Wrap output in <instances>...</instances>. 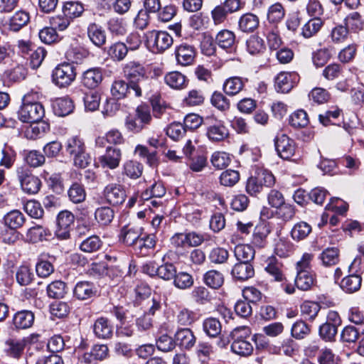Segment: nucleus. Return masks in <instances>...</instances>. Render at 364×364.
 Wrapping results in <instances>:
<instances>
[{
  "instance_id": "obj_43",
  "label": "nucleus",
  "mask_w": 364,
  "mask_h": 364,
  "mask_svg": "<svg viewBox=\"0 0 364 364\" xmlns=\"http://www.w3.org/2000/svg\"><path fill=\"white\" fill-rule=\"evenodd\" d=\"M362 279L357 274H350L343 278L340 284L341 288L347 293H353L360 289Z\"/></svg>"
},
{
  "instance_id": "obj_58",
  "label": "nucleus",
  "mask_w": 364,
  "mask_h": 364,
  "mask_svg": "<svg viewBox=\"0 0 364 364\" xmlns=\"http://www.w3.org/2000/svg\"><path fill=\"white\" fill-rule=\"evenodd\" d=\"M204 282L210 287L218 289L220 287L223 282V275L216 270H210L204 275Z\"/></svg>"
},
{
  "instance_id": "obj_36",
  "label": "nucleus",
  "mask_w": 364,
  "mask_h": 364,
  "mask_svg": "<svg viewBox=\"0 0 364 364\" xmlns=\"http://www.w3.org/2000/svg\"><path fill=\"white\" fill-rule=\"evenodd\" d=\"M349 31L345 25L338 23L330 31L328 38L334 44H341L346 42L349 36Z\"/></svg>"
},
{
  "instance_id": "obj_54",
  "label": "nucleus",
  "mask_w": 364,
  "mask_h": 364,
  "mask_svg": "<svg viewBox=\"0 0 364 364\" xmlns=\"http://www.w3.org/2000/svg\"><path fill=\"white\" fill-rule=\"evenodd\" d=\"M211 105L221 112H226L230 107V102L222 92L215 91L210 97Z\"/></svg>"
},
{
  "instance_id": "obj_4",
  "label": "nucleus",
  "mask_w": 364,
  "mask_h": 364,
  "mask_svg": "<svg viewBox=\"0 0 364 364\" xmlns=\"http://www.w3.org/2000/svg\"><path fill=\"white\" fill-rule=\"evenodd\" d=\"M173 42V38L166 31H151L146 33L147 46L153 53L164 52Z\"/></svg>"
},
{
  "instance_id": "obj_44",
  "label": "nucleus",
  "mask_w": 364,
  "mask_h": 364,
  "mask_svg": "<svg viewBox=\"0 0 364 364\" xmlns=\"http://www.w3.org/2000/svg\"><path fill=\"white\" fill-rule=\"evenodd\" d=\"M323 25L320 18H314L306 23L301 28V35L305 38H309L316 35Z\"/></svg>"
},
{
  "instance_id": "obj_15",
  "label": "nucleus",
  "mask_w": 364,
  "mask_h": 364,
  "mask_svg": "<svg viewBox=\"0 0 364 364\" xmlns=\"http://www.w3.org/2000/svg\"><path fill=\"white\" fill-rule=\"evenodd\" d=\"M122 158L120 149L108 146L105 154L99 157V162L102 168L114 169L119 166Z\"/></svg>"
},
{
  "instance_id": "obj_64",
  "label": "nucleus",
  "mask_w": 364,
  "mask_h": 364,
  "mask_svg": "<svg viewBox=\"0 0 364 364\" xmlns=\"http://www.w3.org/2000/svg\"><path fill=\"white\" fill-rule=\"evenodd\" d=\"M254 176L261 183L263 188H270L275 183L274 175L267 169H257Z\"/></svg>"
},
{
  "instance_id": "obj_7",
  "label": "nucleus",
  "mask_w": 364,
  "mask_h": 364,
  "mask_svg": "<svg viewBox=\"0 0 364 364\" xmlns=\"http://www.w3.org/2000/svg\"><path fill=\"white\" fill-rule=\"evenodd\" d=\"M16 173L21 187L25 193L35 194L39 191L41 181L37 176L33 175L28 168L23 166L18 167Z\"/></svg>"
},
{
  "instance_id": "obj_11",
  "label": "nucleus",
  "mask_w": 364,
  "mask_h": 364,
  "mask_svg": "<svg viewBox=\"0 0 364 364\" xmlns=\"http://www.w3.org/2000/svg\"><path fill=\"white\" fill-rule=\"evenodd\" d=\"M137 299L142 300V306L145 316H154L160 311L161 303L155 298H149L150 289L146 287H137L136 289Z\"/></svg>"
},
{
  "instance_id": "obj_53",
  "label": "nucleus",
  "mask_w": 364,
  "mask_h": 364,
  "mask_svg": "<svg viewBox=\"0 0 364 364\" xmlns=\"http://www.w3.org/2000/svg\"><path fill=\"white\" fill-rule=\"evenodd\" d=\"M239 171L233 169H227L223 171L219 177L220 185L226 187H232L240 181Z\"/></svg>"
},
{
  "instance_id": "obj_61",
  "label": "nucleus",
  "mask_w": 364,
  "mask_h": 364,
  "mask_svg": "<svg viewBox=\"0 0 364 364\" xmlns=\"http://www.w3.org/2000/svg\"><path fill=\"white\" fill-rule=\"evenodd\" d=\"M285 15V10L282 4L275 3L270 6L267 12V19L271 23L281 21Z\"/></svg>"
},
{
  "instance_id": "obj_48",
  "label": "nucleus",
  "mask_w": 364,
  "mask_h": 364,
  "mask_svg": "<svg viewBox=\"0 0 364 364\" xmlns=\"http://www.w3.org/2000/svg\"><path fill=\"white\" fill-rule=\"evenodd\" d=\"M36 271L38 277L46 278L54 272V267L50 261L46 259V255H41L36 264Z\"/></svg>"
},
{
  "instance_id": "obj_8",
  "label": "nucleus",
  "mask_w": 364,
  "mask_h": 364,
  "mask_svg": "<svg viewBox=\"0 0 364 364\" xmlns=\"http://www.w3.org/2000/svg\"><path fill=\"white\" fill-rule=\"evenodd\" d=\"M144 228L135 223H129L123 225L119 234V241L127 247L134 250L140 237L143 235Z\"/></svg>"
},
{
  "instance_id": "obj_39",
  "label": "nucleus",
  "mask_w": 364,
  "mask_h": 364,
  "mask_svg": "<svg viewBox=\"0 0 364 364\" xmlns=\"http://www.w3.org/2000/svg\"><path fill=\"white\" fill-rule=\"evenodd\" d=\"M64 146L66 153L72 158L86 148L84 141L77 136L68 139Z\"/></svg>"
},
{
  "instance_id": "obj_21",
  "label": "nucleus",
  "mask_w": 364,
  "mask_h": 364,
  "mask_svg": "<svg viewBox=\"0 0 364 364\" xmlns=\"http://www.w3.org/2000/svg\"><path fill=\"white\" fill-rule=\"evenodd\" d=\"M156 244V236L153 234L142 235L135 248L134 251L141 256H146L153 250Z\"/></svg>"
},
{
  "instance_id": "obj_38",
  "label": "nucleus",
  "mask_w": 364,
  "mask_h": 364,
  "mask_svg": "<svg viewBox=\"0 0 364 364\" xmlns=\"http://www.w3.org/2000/svg\"><path fill=\"white\" fill-rule=\"evenodd\" d=\"M50 236H51L50 231L41 225L31 227L26 233L28 240L33 243L46 240Z\"/></svg>"
},
{
  "instance_id": "obj_31",
  "label": "nucleus",
  "mask_w": 364,
  "mask_h": 364,
  "mask_svg": "<svg viewBox=\"0 0 364 364\" xmlns=\"http://www.w3.org/2000/svg\"><path fill=\"white\" fill-rule=\"evenodd\" d=\"M259 18L251 13L243 14L239 19L238 26L245 33L253 32L259 26Z\"/></svg>"
},
{
  "instance_id": "obj_30",
  "label": "nucleus",
  "mask_w": 364,
  "mask_h": 364,
  "mask_svg": "<svg viewBox=\"0 0 364 364\" xmlns=\"http://www.w3.org/2000/svg\"><path fill=\"white\" fill-rule=\"evenodd\" d=\"M316 282L315 275L309 271H300L297 272L295 279V285L302 291L309 290Z\"/></svg>"
},
{
  "instance_id": "obj_57",
  "label": "nucleus",
  "mask_w": 364,
  "mask_h": 364,
  "mask_svg": "<svg viewBox=\"0 0 364 364\" xmlns=\"http://www.w3.org/2000/svg\"><path fill=\"white\" fill-rule=\"evenodd\" d=\"M143 172V165L136 161L130 160L124 164V173L131 178H139Z\"/></svg>"
},
{
  "instance_id": "obj_17",
  "label": "nucleus",
  "mask_w": 364,
  "mask_h": 364,
  "mask_svg": "<svg viewBox=\"0 0 364 364\" xmlns=\"http://www.w3.org/2000/svg\"><path fill=\"white\" fill-rule=\"evenodd\" d=\"M25 340L13 338L6 339L3 345L4 353L10 357L18 358L23 354L25 348Z\"/></svg>"
},
{
  "instance_id": "obj_37",
  "label": "nucleus",
  "mask_w": 364,
  "mask_h": 364,
  "mask_svg": "<svg viewBox=\"0 0 364 364\" xmlns=\"http://www.w3.org/2000/svg\"><path fill=\"white\" fill-rule=\"evenodd\" d=\"M265 271L274 279V281L279 282H287L286 277L284 274L283 265L282 263L271 259L265 267Z\"/></svg>"
},
{
  "instance_id": "obj_35",
  "label": "nucleus",
  "mask_w": 364,
  "mask_h": 364,
  "mask_svg": "<svg viewBox=\"0 0 364 364\" xmlns=\"http://www.w3.org/2000/svg\"><path fill=\"white\" fill-rule=\"evenodd\" d=\"M25 221V216L18 210L10 211L4 217L5 225L12 230L21 228Z\"/></svg>"
},
{
  "instance_id": "obj_2",
  "label": "nucleus",
  "mask_w": 364,
  "mask_h": 364,
  "mask_svg": "<svg viewBox=\"0 0 364 364\" xmlns=\"http://www.w3.org/2000/svg\"><path fill=\"white\" fill-rule=\"evenodd\" d=\"M31 98V94L23 97L22 105L18 111V119L23 122L38 123L45 115V109L41 103L33 102Z\"/></svg>"
},
{
  "instance_id": "obj_56",
  "label": "nucleus",
  "mask_w": 364,
  "mask_h": 364,
  "mask_svg": "<svg viewBox=\"0 0 364 364\" xmlns=\"http://www.w3.org/2000/svg\"><path fill=\"white\" fill-rule=\"evenodd\" d=\"M357 44H348L339 51L338 54V59L342 63H350L355 59L357 55Z\"/></svg>"
},
{
  "instance_id": "obj_18",
  "label": "nucleus",
  "mask_w": 364,
  "mask_h": 364,
  "mask_svg": "<svg viewBox=\"0 0 364 364\" xmlns=\"http://www.w3.org/2000/svg\"><path fill=\"white\" fill-rule=\"evenodd\" d=\"M120 273L121 272L118 269L114 267H107L104 262H92L87 269V274L94 277H101L105 275L119 276Z\"/></svg>"
},
{
  "instance_id": "obj_29",
  "label": "nucleus",
  "mask_w": 364,
  "mask_h": 364,
  "mask_svg": "<svg viewBox=\"0 0 364 364\" xmlns=\"http://www.w3.org/2000/svg\"><path fill=\"white\" fill-rule=\"evenodd\" d=\"M111 92L116 99H122L127 96H134V90L131 87L129 82L116 80L113 82Z\"/></svg>"
},
{
  "instance_id": "obj_26",
  "label": "nucleus",
  "mask_w": 364,
  "mask_h": 364,
  "mask_svg": "<svg viewBox=\"0 0 364 364\" xmlns=\"http://www.w3.org/2000/svg\"><path fill=\"white\" fill-rule=\"evenodd\" d=\"M321 264L328 267L337 264L340 260V252L337 247H327L318 256Z\"/></svg>"
},
{
  "instance_id": "obj_49",
  "label": "nucleus",
  "mask_w": 364,
  "mask_h": 364,
  "mask_svg": "<svg viewBox=\"0 0 364 364\" xmlns=\"http://www.w3.org/2000/svg\"><path fill=\"white\" fill-rule=\"evenodd\" d=\"M102 245L100 238L97 235H92L83 240L79 248L81 251L87 253H92L99 250Z\"/></svg>"
},
{
  "instance_id": "obj_46",
  "label": "nucleus",
  "mask_w": 364,
  "mask_h": 364,
  "mask_svg": "<svg viewBox=\"0 0 364 364\" xmlns=\"http://www.w3.org/2000/svg\"><path fill=\"white\" fill-rule=\"evenodd\" d=\"M114 216V210L109 207H100L96 209L95 218L101 226L109 225Z\"/></svg>"
},
{
  "instance_id": "obj_10",
  "label": "nucleus",
  "mask_w": 364,
  "mask_h": 364,
  "mask_svg": "<svg viewBox=\"0 0 364 364\" xmlns=\"http://www.w3.org/2000/svg\"><path fill=\"white\" fill-rule=\"evenodd\" d=\"M57 227L55 235L59 240H67L70 237V231L75 222V215L69 210L60 211L57 215Z\"/></svg>"
},
{
  "instance_id": "obj_40",
  "label": "nucleus",
  "mask_w": 364,
  "mask_h": 364,
  "mask_svg": "<svg viewBox=\"0 0 364 364\" xmlns=\"http://www.w3.org/2000/svg\"><path fill=\"white\" fill-rule=\"evenodd\" d=\"M246 48L247 52L252 55H260L266 50L264 40L256 36H251L246 41Z\"/></svg>"
},
{
  "instance_id": "obj_63",
  "label": "nucleus",
  "mask_w": 364,
  "mask_h": 364,
  "mask_svg": "<svg viewBox=\"0 0 364 364\" xmlns=\"http://www.w3.org/2000/svg\"><path fill=\"white\" fill-rule=\"evenodd\" d=\"M289 122L294 128H302L308 125L309 118L305 111L297 110L290 115Z\"/></svg>"
},
{
  "instance_id": "obj_59",
  "label": "nucleus",
  "mask_w": 364,
  "mask_h": 364,
  "mask_svg": "<svg viewBox=\"0 0 364 364\" xmlns=\"http://www.w3.org/2000/svg\"><path fill=\"white\" fill-rule=\"evenodd\" d=\"M230 161L231 159L229 154L224 151H215L210 158L212 165L218 169L226 168Z\"/></svg>"
},
{
  "instance_id": "obj_22",
  "label": "nucleus",
  "mask_w": 364,
  "mask_h": 364,
  "mask_svg": "<svg viewBox=\"0 0 364 364\" xmlns=\"http://www.w3.org/2000/svg\"><path fill=\"white\" fill-rule=\"evenodd\" d=\"M271 230L269 225L261 224L255 227L253 237L252 244L258 248H264L268 244L267 237Z\"/></svg>"
},
{
  "instance_id": "obj_14",
  "label": "nucleus",
  "mask_w": 364,
  "mask_h": 364,
  "mask_svg": "<svg viewBox=\"0 0 364 364\" xmlns=\"http://www.w3.org/2000/svg\"><path fill=\"white\" fill-rule=\"evenodd\" d=\"M175 56L178 64L182 66L191 65L196 57V49L191 45L181 43L176 47Z\"/></svg>"
},
{
  "instance_id": "obj_12",
  "label": "nucleus",
  "mask_w": 364,
  "mask_h": 364,
  "mask_svg": "<svg viewBox=\"0 0 364 364\" xmlns=\"http://www.w3.org/2000/svg\"><path fill=\"white\" fill-rule=\"evenodd\" d=\"M275 148L282 159L289 160L295 154L296 143L287 135L281 134L277 135L275 139Z\"/></svg>"
},
{
  "instance_id": "obj_42",
  "label": "nucleus",
  "mask_w": 364,
  "mask_h": 364,
  "mask_svg": "<svg viewBox=\"0 0 364 364\" xmlns=\"http://www.w3.org/2000/svg\"><path fill=\"white\" fill-rule=\"evenodd\" d=\"M234 254L239 262L250 263L255 257V251L251 245H238L235 247Z\"/></svg>"
},
{
  "instance_id": "obj_16",
  "label": "nucleus",
  "mask_w": 364,
  "mask_h": 364,
  "mask_svg": "<svg viewBox=\"0 0 364 364\" xmlns=\"http://www.w3.org/2000/svg\"><path fill=\"white\" fill-rule=\"evenodd\" d=\"M104 197L107 203L112 205H118L125 200L126 194L120 185L109 184L104 190Z\"/></svg>"
},
{
  "instance_id": "obj_3",
  "label": "nucleus",
  "mask_w": 364,
  "mask_h": 364,
  "mask_svg": "<svg viewBox=\"0 0 364 364\" xmlns=\"http://www.w3.org/2000/svg\"><path fill=\"white\" fill-rule=\"evenodd\" d=\"M251 334L250 329L246 326L235 328L231 333L233 341L231 350L235 354L241 356H249L253 351L252 343L246 340Z\"/></svg>"
},
{
  "instance_id": "obj_34",
  "label": "nucleus",
  "mask_w": 364,
  "mask_h": 364,
  "mask_svg": "<svg viewBox=\"0 0 364 364\" xmlns=\"http://www.w3.org/2000/svg\"><path fill=\"white\" fill-rule=\"evenodd\" d=\"M164 81L168 87L175 90H181L186 86V76L178 71L167 73L164 77Z\"/></svg>"
},
{
  "instance_id": "obj_13",
  "label": "nucleus",
  "mask_w": 364,
  "mask_h": 364,
  "mask_svg": "<svg viewBox=\"0 0 364 364\" xmlns=\"http://www.w3.org/2000/svg\"><path fill=\"white\" fill-rule=\"evenodd\" d=\"M299 80V76L297 73L282 72L275 78V89L278 92L287 93Z\"/></svg>"
},
{
  "instance_id": "obj_28",
  "label": "nucleus",
  "mask_w": 364,
  "mask_h": 364,
  "mask_svg": "<svg viewBox=\"0 0 364 364\" xmlns=\"http://www.w3.org/2000/svg\"><path fill=\"white\" fill-rule=\"evenodd\" d=\"M74 295L79 300L92 298L96 292L94 284L89 282H79L74 289Z\"/></svg>"
},
{
  "instance_id": "obj_1",
  "label": "nucleus",
  "mask_w": 364,
  "mask_h": 364,
  "mask_svg": "<svg viewBox=\"0 0 364 364\" xmlns=\"http://www.w3.org/2000/svg\"><path fill=\"white\" fill-rule=\"evenodd\" d=\"M126 79L131 83L134 97L142 96L143 92L151 90V79L147 76L145 68L139 62L129 61L123 66Z\"/></svg>"
},
{
  "instance_id": "obj_60",
  "label": "nucleus",
  "mask_w": 364,
  "mask_h": 364,
  "mask_svg": "<svg viewBox=\"0 0 364 364\" xmlns=\"http://www.w3.org/2000/svg\"><path fill=\"white\" fill-rule=\"evenodd\" d=\"M68 197L74 203L83 202L86 198V193L83 186L77 183H73L69 188Z\"/></svg>"
},
{
  "instance_id": "obj_27",
  "label": "nucleus",
  "mask_w": 364,
  "mask_h": 364,
  "mask_svg": "<svg viewBox=\"0 0 364 364\" xmlns=\"http://www.w3.org/2000/svg\"><path fill=\"white\" fill-rule=\"evenodd\" d=\"M176 342L181 348L189 350L196 343V337L189 328H181L175 334Z\"/></svg>"
},
{
  "instance_id": "obj_50",
  "label": "nucleus",
  "mask_w": 364,
  "mask_h": 364,
  "mask_svg": "<svg viewBox=\"0 0 364 364\" xmlns=\"http://www.w3.org/2000/svg\"><path fill=\"white\" fill-rule=\"evenodd\" d=\"M94 332L99 338H109L112 335L113 327L109 323L108 320H96Z\"/></svg>"
},
{
  "instance_id": "obj_24",
  "label": "nucleus",
  "mask_w": 364,
  "mask_h": 364,
  "mask_svg": "<svg viewBox=\"0 0 364 364\" xmlns=\"http://www.w3.org/2000/svg\"><path fill=\"white\" fill-rule=\"evenodd\" d=\"M343 23L348 31L358 33L364 28V20L360 13L353 11L348 14L343 19Z\"/></svg>"
},
{
  "instance_id": "obj_19",
  "label": "nucleus",
  "mask_w": 364,
  "mask_h": 364,
  "mask_svg": "<svg viewBox=\"0 0 364 364\" xmlns=\"http://www.w3.org/2000/svg\"><path fill=\"white\" fill-rule=\"evenodd\" d=\"M247 79L235 76L225 80L223 85V92L228 96H235L240 93L244 88Z\"/></svg>"
},
{
  "instance_id": "obj_23",
  "label": "nucleus",
  "mask_w": 364,
  "mask_h": 364,
  "mask_svg": "<svg viewBox=\"0 0 364 364\" xmlns=\"http://www.w3.org/2000/svg\"><path fill=\"white\" fill-rule=\"evenodd\" d=\"M255 274L252 265L249 262H238L234 265L232 269L233 277L240 281H245Z\"/></svg>"
},
{
  "instance_id": "obj_20",
  "label": "nucleus",
  "mask_w": 364,
  "mask_h": 364,
  "mask_svg": "<svg viewBox=\"0 0 364 364\" xmlns=\"http://www.w3.org/2000/svg\"><path fill=\"white\" fill-rule=\"evenodd\" d=\"M87 36L90 41L97 47H101L106 43L105 31L100 25L95 23L88 25Z\"/></svg>"
},
{
  "instance_id": "obj_62",
  "label": "nucleus",
  "mask_w": 364,
  "mask_h": 364,
  "mask_svg": "<svg viewBox=\"0 0 364 364\" xmlns=\"http://www.w3.org/2000/svg\"><path fill=\"white\" fill-rule=\"evenodd\" d=\"M160 333L161 335L158 337L156 341L157 348L163 352H169L173 350L176 346V342L167 333H162V328Z\"/></svg>"
},
{
  "instance_id": "obj_25",
  "label": "nucleus",
  "mask_w": 364,
  "mask_h": 364,
  "mask_svg": "<svg viewBox=\"0 0 364 364\" xmlns=\"http://www.w3.org/2000/svg\"><path fill=\"white\" fill-rule=\"evenodd\" d=\"M102 80V75L99 68H91L84 72L82 83L89 89H95Z\"/></svg>"
},
{
  "instance_id": "obj_33",
  "label": "nucleus",
  "mask_w": 364,
  "mask_h": 364,
  "mask_svg": "<svg viewBox=\"0 0 364 364\" xmlns=\"http://www.w3.org/2000/svg\"><path fill=\"white\" fill-rule=\"evenodd\" d=\"M30 16L28 13L24 11H16L9 19V30L17 32L29 22Z\"/></svg>"
},
{
  "instance_id": "obj_9",
  "label": "nucleus",
  "mask_w": 364,
  "mask_h": 364,
  "mask_svg": "<svg viewBox=\"0 0 364 364\" xmlns=\"http://www.w3.org/2000/svg\"><path fill=\"white\" fill-rule=\"evenodd\" d=\"M205 124L206 136L210 141L220 142L228 138L229 130L223 121L209 117L206 119Z\"/></svg>"
},
{
  "instance_id": "obj_47",
  "label": "nucleus",
  "mask_w": 364,
  "mask_h": 364,
  "mask_svg": "<svg viewBox=\"0 0 364 364\" xmlns=\"http://www.w3.org/2000/svg\"><path fill=\"white\" fill-rule=\"evenodd\" d=\"M67 293V285L60 280H56L47 287V294L50 298L61 299Z\"/></svg>"
},
{
  "instance_id": "obj_52",
  "label": "nucleus",
  "mask_w": 364,
  "mask_h": 364,
  "mask_svg": "<svg viewBox=\"0 0 364 364\" xmlns=\"http://www.w3.org/2000/svg\"><path fill=\"white\" fill-rule=\"evenodd\" d=\"M83 11L84 6L78 1H67L63 7V13L71 20L80 16Z\"/></svg>"
},
{
  "instance_id": "obj_32",
  "label": "nucleus",
  "mask_w": 364,
  "mask_h": 364,
  "mask_svg": "<svg viewBox=\"0 0 364 364\" xmlns=\"http://www.w3.org/2000/svg\"><path fill=\"white\" fill-rule=\"evenodd\" d=\"M73 103L69 98H58L53 103V112L55 115L59 117L68 115L73 112Z\"/></svg>"
},
{
  "instance_id": "obj_55",
  "label": "nucleus",
  "mask_w": 364,
  "mask_h": 364,
  "mask_svg": "<svg viewBox=\"0 0 364 364\" xmlns=\"http://www.w3.org/2000/svg\"><path fill=\"white\" fill-rule=\"evenodd\" d=\"M166 193V188L159 182H155L149 188H147L141 193V198L144 200H149L154 198H161Z\"/></svg>"
},
{
  "instance_id": "obj_45",
  "label": "nucleus",
  "mask_w": 364,
  "mask_h": 364,
  "mask_svg": "<svg viewBox=\"0 0 364 364\" xmlns=\"http://www.w3.org/2000/svg\"><path fill=\"white\" fill-rule=\"evenodd\" d=\"M311 226L304 221L296 223L291 230L293 240L300 241L304 240L311 232Z\"/></svg>"
},
{
  "instance_id": "obj_41",
  "label": "nucleus",
  "mask_w": 364,
  "mask_h": 364,
  "mask_svg": "<svg viewBox=\"0 0 364 364\" xmlns=\"http://www.w3.org/2000/svg\"><path fill=\"white\" fill-rule=\"evenodd\" d=\"M67 59L72 62V63L79 64L86 59L89 55V52L87 49L81 46H70L65 53Z\"/></svg>"
},
{
  "instance_id": "obj_51",
  "label": "nucleus",
  "mask_w": 364,
  "mask_h": 364,
  "mask_svg": "<svg viewBox=\"0 0 364 364\" xmlns=\"http://www.w3.org/2000/svg\"><path fill=\"white\" fill-rule=\"evenodd\" d=\"M216 42L224 49L232 48L235 43V33L229 30H222L216 36Z\"/></svg>"
},
{
  "instance_id": "obj_6",
  "label": "nucleus",
  "mask_w": 364,
  "mask_h": 364,
  "mask_svg": "<svg viewBox=\"0 0 364 364\" xmlns=\"http://www.w3.org/2000/svg\"><path fill=\"white\" fill-rule=\"evenodd\" d=\"M207 236L196 231L176 233L171 238V242L176 247H196L200 246Z\"/></svg>"
},
{
  "instance_id": "obj_5",
  "label": "nucleus",
  "mask_w": 364,
  "mask_h": 364,
  "mask_svg": "<svg viewBox=\"0 0 364 364\" xmlns=\"http://www.w3.org/2000/svg\"><path fill=\"white\" fill-rule=\"evenodd\" d=\"M76 77L75 66L68 63L58 65L52 73L53 83L59 87H66L72 84Z\"/></svg>"
}]
</instances>
